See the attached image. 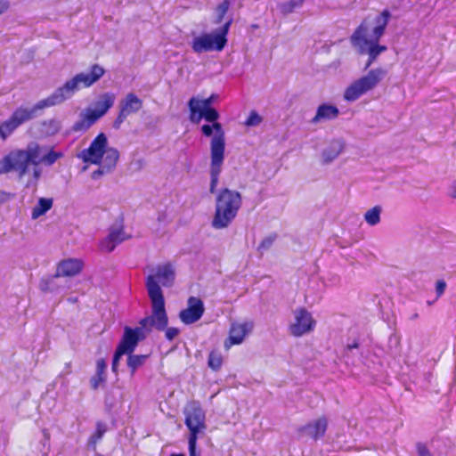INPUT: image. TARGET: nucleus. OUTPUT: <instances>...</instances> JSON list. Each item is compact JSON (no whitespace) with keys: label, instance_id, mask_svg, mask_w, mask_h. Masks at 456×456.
I'll use <instances>...</instances> for the list:
<instances>
[{"label":"nucleus","instance_id":"obj_1","mask_svg":"<svg viewBox=\"0 0 456 456\" xmlns=\"http://www.w3.org/2000/svg\"><path fill=\"white\" fill-rule=\"evenodd\" d=\"M63 156L62 151H56L53 147L48 148L30 142L25 149L11 151L1 159L0 175L16 171L19 179H21L28 172L29 165L38 166L43 163L51 167Z\"/></svg>","mask_w":456,"mask_h":456},{"label":"nucleus","instance_id":"obj_2","mask_svg":"<svg viewBox=\"0 0 456 456\" xmlns=\"http://www.w3.org/2000/svg\"><path fill=\"white\" fill-rule=\"evenodd\" d=\"M147 291L151 303V314L142 318L139 325L134 329H141L142 333L148 336L156 329L163 331L168 325V316L165 307V297L160 285L157 284L153 277H150L147 282Z\"/></svg>","mask_w":456,"mask_h":456},{"label":"nucleus","instance_id":"obj_3","mask_svg":"<svg viewBox=\"0 0 456 456\" xmlns=\"http://www.w3.org/2000/svg\"><path fill=\"white\" fill-rule=\"evenodd\" d=\"M242 204L241 194L229 188H222L216 197V208L211 226L215 229L228 227L237 216Z\"/></svg>","mask_w":456,"mask_h":456},{"label":"nucleus","instance_id":"obj_4","mask_svg":"<svg viewBox=\"0 0 456 456\" xmlns=\"http://www.w3.org/2000/svg\"><path fill=\"white\" fill-rule=\"evenodd\" d=\"M105 69L99 64L95 63L90 67L88 73H78L71 79L66 81L62 86L58 87L52 94L45 98L49 107L59 105L72 95L79 89V84L89 87L100 80L104 75Z\"/></svg>","mask_w":456,"mask_h":456},{"label":"nucleus","instance_id":"obj_5","mask_svg":"<svg viewBox=\"0 0 456 456\" xmlns=\"http://www.w3.org/2000/svg\"><path fill=\"white\" fill-rule=\"evenodd\" d=\"M189 119L193 124H200L202 119L208 124L200 127L201 134L206 137H211L210 149L225 148V133L218 119L220 113L216 108L189 109Z\"/></svg>","mask_w":456,"mask_h":456},{"label":"nucleus","instance_id":"obj_6","mask_svg":"<svg viewBox=\"0 0 456 456\" xmlns=\"http://www.w3.org/2000/svg\"><path fill=\"white\" fill-rule=\"evenodd\" d=\"M232 21L233 19L231 17L225 23L214 29L211 33H203L199 37H195L191 42L192 50L197 53L223 51L227 45V36Z\"/></svg>","mask_w":456,"mask_h":456},{"label":"nucleus","instance_id":"obj_7","mask_svg":"<svg viewBox=\"0 0 456 456\" xmlns=\"http://www.w3.org/2000/svg\"><path fill=\"white\" fill-rule=\"evenodd\" d=\"M45 99L37 102L32 108L19 107L14 110L10 118L0 124V137L5 140L12 132L25 122L39 116L38 111L48 108Z\"/></svg>","mask_w":456,"mask_h":456},{"label":"nucleus","instance_id":"obj_8","mask_svg":"<svg viewBox=\"0 0 456 456\" xmlns=\"http://www.w3.org/2000/svg\"><path fill=\"white\" fill-rule=\"evenodd\" d=\"M386 75L387 70L382 68L370 69L367 75L354 81L346 87L344 99L347 102L356 101L362 94L375 88Z\"/></svg>","mask_w":456,"mask_h":456},{"label":"nucleus","instance_id":"obj_9","mask_svg":"<svg viewBox=\"0 0 456 456\" xmlns=\"http://www.w3.org/2000/svg\"><path fill=\"white\" fill-rule=\"evenodd\" d=\"M368 30V24L366 20H363L350 37L351 45L360 54L371 53L379 56L386 52L387 47L379 44L380 37L371 35L367 37Z\"/></svg>","mask_w":456,"mask_h":456},{"label":"nucleus","instance_id":"obj_10","mask_svg":"<svg viewBox=\"0 0 456 456\" xmlns=\"http://www.w3.org/2000/svg\"><path fill=\"white\" fill-rule=\"evenodd\" d=\"M183 413L184 424L190 431L188 440L198 441L199 435L207 428L205 411L199 401H191L184 406Z\"/></svg>","mask_w":456,"mask_h":456},{"label":"nucleus","instance_id":"obj_11","mask_svg":"<svg viewBox=\"0 0 456 456\" xmlns=\"http://www.w3.org/2000/svg\"><path fill=\"white\" fill-rule=\"evenodd\" d=\"M108 146V137L103 132H101L91 142L89 147L81 151L77 157L82 159L84 163L100 165Z\"/></svg>","mask_w":456,"mask_h":456},{"label":"nucleus","instance_id":"obj_12","mask_svg":"<svg viewBox=\"0 0 456 456\" xmlns=\"http://www.w3.org/2000/svg\"><path fill=\"white\" fill-rule=\"evenodd\" d=\"M146 339V335L142 333L141 329L125 326L123 333L117 345V347L124 353H134L139 343Z\"/></svg>","mask_w":456,"mask_h":456},{"label":"nucleus","instance_id":"obj_13","mask_svg":"<svg viewBox=\"0 0 456 456\" xmlns=\"http://www.w3.org/2000/svg\"><path fill=\"white\" fill-rule=\"evenodd\" d=\"M205 313V305L202 299L197 297H190L187 301V307L179 313L181 322L186 325L197 322Z\"/></svg>","mask_w":456,"mask_h":456},{"label":"nucleus","instance_id":"obj_14","mask_svg":"<svg viewBox=\"0 0 456 456\" xmlns=\"http://www.w3.org/2000/svg\"><path fill=\"white\" fill-rule=\"evenodd\" d=\"M225 148H212L210 149V184L209 192L216 193V187L219 181V175L222 172V165L224 160Z\"/></svg>","mask_w":456,"mask_h":456},{"label":"nucleus","instance_id":"obj_15","mask_svg":"<svg viewBox=\"0 0 456 456\" xmlns=\"http://www.w3.org/2000/svg\"><path fill=\"white\" fill-rule=\"evenodd\" d=\"M316 322L312 314L304 307L296 312V322L290 326V333L295 337H301L314 329Z\"/></svg>","mask_w":456,"mask_h":456},{"label":"nucleus","instance_id":"obj_16","mask_svg":"<svg viewBox=\"0 0 456 456\" xmlns=\"http://www.w3.org/2000/svg\"><path fill=\"white\" fill-rule=\"evenodd\" d=\"M328 428V419L322 416L317 419L308 422L297 428V433L301 437H309L314 441L322 438Z\"/></svg>","mask_w":456,"mask_h":456},{"label":"nucleus","instance_id":"obj_17","mask_svg":"<svg viewBox=\"0 0 456 456\" xmlns=\"http://www.w3.org/2000/svg\"><path fill=\"white\" fill-rule=\"evenodd\" d=\"M126 240L125 236L124 228H123V217H119V225L118 227L110 228V233L106 238L101 240L100 248L102 251L110 253L115 248Z\"/></svg>","mask_w":456,"mask_h":456},{"label":"nucleus","instance_id":"obj_18","mask_svg":"<svg viewBox=\"0 0 456 456\" xmlns=\"http://www.w3.org/2000/svg\"><path fill=\"white\" fill-rule=\"evenodd\" d=\"M150 277H153L156 283L159 285L161 282L162 286L170 288L173 286L175 280V272L173 265L170 263H167L164 265H159L156 268V273L150 274L145 281V286L147 287V282Z\"/></svg>","mask_w":456,"mask_h":456},{"label":"nucleus","instance_id":"obj_19","mask_svg":"<svg viewBox=\"0 0 456 456\" xmlns=\"http://www.w3.org/2000/svg\"><path fill=\"white\" fill-rule=\"evenodd\" d=\"M84 266L81 259L67 258L61 261L57 265L56 274L54 277L65 276L72 277L78 274Z\"/></svg>","mask_w":456,"mask_h":456},{"label":"nucleus","instance_id":"obj_20","mask_svg":"<svg viewBox=\"0 0 456 456\" xmlns=\"http://www.w3.org/2000/svg\"><path fill=\"white\" fill-rule=\"evenodd\" d=\"M118 108V113L126 118L129 115L138 112L142 108V100L135 94L129 93L119 102Z\"/></svg>","mask_w":456,"mask_h":456},{"label":"nucleus","instance_id":"obj_21","mask_svg":"<svg viewBox=\"0 0 456 456\" xmlns=\"http://www.w3.org/2000/svg\"><path fill=\"white\" fill-rule=\"evenodd\" d=\"M339 113V109L336 105L323 102L318 106L316 114L310 120V123L318 124L322 121L334 120L338 117Z\"/></svg>","mask_w":456,"mask_h":456},{"label":"nucleus","instance_id":"obj_22","mask_svg":"<svg viewBox=\"0 0 456 456\" xmlns=\"http://www.w3.org/2000/svg\"><path fill=\"white\" fill-rule=\"evenodd\" d=\"M115 94L113 93H104L94 103V109H87L96 120L103 117L113 106Z\"/></svg>","mask_w":456,"mask_h":456},{"label":"nucleus","instance_id":"obj_23","mask_svg":"<svg viewBox=\"0 0 456 456\" xmlns=\"http://www.w3.org/2000/svg\"><path fill=\"white\" fill-rule=\"evenodd\" d=\"M345 149V142L342 139H333L322 151V161L329 164L337 159Z\"/></svg>","mask_w":456,"mask_h":456},{"label":"nucleus","instance_id":"obj_24","mask_svg":"<svg viewBox=\"0 0 456 456\" xmlns=\"http://www.w3.org/2000/svg\"><path fill=\"white\" fill-rule=\"evenodd\" d=\"M97 120L86 110V113H80L79 119L76 121L73 126L67 131V134L86 132Z\"/></svg>","mask_w":456,"mask_h":456},{"label":"nucleus","instance_id":"obj_25","mask_svg":"<svg viewBox=\"0 0 456 456\" xmlns=\"http://www.w3.org/2000/svg\"><path fill=\"white\" fill-rule=\"evenodd\" d=\"M107 362L105 359L100 358L96 361V372L90 379V387L94 390H97L101 385L107 381Z\"/></svg>","mask_w":456,"mask_h":456},{"label":"nucleus","instance_id":"obj_26","mask_svg":"<svg viewBox=\"0 0 456 456\" xmlns=\"http://www.w3.org/2000/svg\"><path fill=\"white\" fill-rule=\"evenodd\" d=\"M390 18L391 12L388 9H384L379 15H377L374 19L375 27L372 29L371 36L381 37L385 34L386 28Z\"/></svg>","mask_w":456,"mask_h":456},{"label":"nucleus","instance_id":"obj_27","mask_svg":"<svg viewBox=\"0 0 456 456\" xmlns=\"http://www.w3.org/2000/svg\"><path fill=\"white\" fill-rule=\"evenodd\" d=\"M39 134L44 137H50L57 134L61 128V121L56 118L43 120L39 124Z\"/></svg>","mask_w":456,"mask_h":456},{"label":"nucleus","instance_id":"obj_28","mask_svg":"<svg viewBox=\"0 0 456 456\" xmlns=\"http://www.w3.org/2000/svg\"><path fill=\"white\" fill-rule=\"evenodd\" d=\"M126 365L130 372V376L134 377L135 372L142 367L150 354H134V353L126 354Z\"/></svg>","mask_w":456,"mask_h":456},{"label":"nucleus","instance_id":"obj_29","mask_svg":"<svg viewBox=\"0 0 456 456\" xmlns=\"http://www.w3.org/2000/svg\"><path fill=\"white\" fill-rule=\"evenodd\" d=\"M120 397L121 395L114 390H108L104 395V411L106 414L112 419L115 418L113 411L119 402Z\"/></svg>","mask_w":456,"mask_h":456},{"label":"nucleus","instance_id":"obj_30","mask_svg":"<svg viewBox=\"0 0 456 456\" xmlns=\"http://www.w3.org/2000/svg\"><path fill=\"white\" fill-rule=\"evenodd\" d=\"M118 159L119 151L118 149L108 146L106 149V153H104L102 164L105 166L106 171L112 172L116 168Z\"/></svg>","mask_w":456,"mask_h":456},{"label":"nucleus","instance_id":"obj_31","mask_svg":"<svg viewBox=\"0 0 456 456\" xmlns=\"http://www.w3.org/2000/svg\"><path fill=\"white\" fill-rule=\"evenodd\" d=\"M53 203L52 198H39L37 205L32 209L31 218L35 220L45 215L52 208Z\"/></svg>","mask_w":456,"mask_h":456},{"label":"nucleus","instance_id":"obj_32","mask_svg":"<svg viewBox=\"0 0 456 456\" xmlns=\"http://www.w3.org/2000/svg\"><path fill=\"white\" fill-rule=\"evenodd\" d=\"M305 0H288L277 4V10L282 16H288L301 8Z\"/></svg>","mask_w":456,"mask_h":456},{"label":"nucleus","instance_id":"obj_33","mask_svg":"<svg viewBox=\"0 0 456 456\" xmlns=\"http://www.w3.org/2000/svg\"><path fill=\"white\" fill-rule=\"evenodd\" d=\"M248 332L247 324H240V325H232L230 330V335L228 339L230 340L231 345H239L240 344L245 335Z\"/></svg>","mask_w":456,"mask_h":456},{"label":"nucleus","instance_id":"obj_34","mask_svg":"<svg viewBox=\"0 0 456 456\" xmlns=\"http://www.w3.org/2000/svg\"><path fill=\"white\" fill-rule=\"evenodd\" d=\"M218 94H212L210 96L205 99H198L196 97H191L188 101V109H196V108H214V102L218 99Z\"/></svg>","mask_w":456,"mask_h":456},{"label":"nucleus","instance_id":"obj_35","mask_svg":"<svg viewBox=\"0 0 456 456\" xmlns=\"http://www.w3.org/2000/svg\"><path fill=\"white\" fill-rule=\"evenodd\" d=\"M107 430L108 427L105 423L102 421H97L95 430L88 439L87 446L95 447L96 444L102 438Z\"/></svg>","mask_w":456,"mask_h":456},{"label":"nucleus","instance_id":"obj_36","mask_svg":"<svg viewBox=\"0 0 456 456\" xmlns=\"http://www.w3.org/2000/svg\"><path fill=\"white\" fill-rule=\"evenodd\" d=\"M381 212L382 208L381 206L379 205L369 209L364 215V219L366 223L371 226L378 224L380 222Z\"/></svg>","mask_w":456,"mask_h":456},{"label":"nucleus","instance_id":"obj_37","mask_svg":"<svg viewBox=\"0 0 456 456\" xmlns=\"http://www.w3.org/2000/svg\"><path fill=\"white\" fill-rule=\"evenodd\" d=\"M223 365L222 354L217 350H212L208 358V366L214 371H217Z\"/></svg>","mask_w":456,"mask_h":456},{"label":"nucleus","instance_id":"obj_38","mask_svg":"<svg viewBox=\"0 0 456 456\" xmlns=\"http://www.w3.org/2000/svg\"><path fill=\"white\" fill-rule=\"evenodd\" d=\"M231 6V0H223L215 9L216 12V19L214 20L215 24H220L223 22L224 18L228 12Z\"/></svg>","mask_w":456,"mask_h":456},{"label":"nucleus","instance_id":"obj_39","mask_svg":"<svg viewBox=\"0 0 456 456\" xmlns=\"http://www.w3.org/2000/svg\"><path fill=\"white\" fill-rule=\"evenodd\" d=\"M278 235L276 232H273L270 235L265 237L262 241L259 243L257 247L258 251H265L268 250L276 240Z\"/></svg>","mask_w":456,"mask_h":456},{"label":"nucleus","instance_id":"obj_40","mask_svg":"<svg viewBox=\"0 0 456 456\" xmlns=\"http://www.w3.org/2000/svg\"><path fill=\"white\" fill-rule=\"evenodd\" d=\"M263 121V118L259 115L256 110H251L248 117L244 122V125L248 127L256 126Z\"/></svg>","mask_w":456,"mask_h":456},{"label":"nucleus","instance_id":"obj_41","mask_svg":"<svg viewBox=\"0 0 456 456\" xmlns=\"http://www.w3.org/2000/svg\"><path fill=\"white\" fill-rule=\"evenodd\" d=\"M123 355H126V353L116 346L111 362V370L116 375L118 373V365Z\"/></svg>","mask_w":456,"mask_h":456},{"label":"nucleus","instance_id":"obj_42","mask_svg":"<svg viewBox=\"0 0 456 456\" xmlns=\"http://www.w3.org/2000/svg\"><path fill=\"white\" fill-rule=\"evenodd\" d=\"M57 277L52 276L46 280H42L40 282V289L45 292H55L57 290V286H52V283H53L54 280Z\"/></svg>","mask_w":456,"mask_h":456},{"label":"nucleus","instance_id":"obj_43","mask_svg":"<svg viewBox=\"0 0 456 456\" xmlns=\"http://www.w3.org/2000/svg\"><path fill=\"white\" fill-rule=\"evenodd\" d=\"M166 339L168 341H173L179 334L180 330L175 327H167L164 330Z\"/></svg>","mask_w":456,"mask_h":456},{"label":"nucleus","instance_id":"obj_44","mask_svg":"<svg viewBox=\"0 0 456 456\" xmlns=\"http://www.w3.org/2000/svg\"><path fill=\"white\" fill-rule=\"evenodd\" d=\"M43 440L41 441L42 448L40 449L44 454L49 451L50 433L46 429H43Z\"/></svg>","mask_w":456,"mask_h":456},{"label":"nucleus","instance_id":"obj_45","mask_svg":"<svg viewBox=\"0 0 456 456\" xmlns=\"http://www.w3.org/2000/svg\"><path fill=\"white\" fill-rule=\"evenodd\" d=\"M110 173H111V172L106 171L105 166H103L102 164H100L99 167L92 173L91 177L93 180H98L102 175L110 174Z\"/></svg>","mask_w":456,"mask_h":456},{"label":"nucleus","instance_id":"obj_46","mask_svg":"<svg viewBox=\"0 0 456 456\" xmlns=\"http://www.w3.org/2000/svg\"><path fill=\"white\" fill-rule=\"evenodd\" d=\"M189 456H200V451L198 450L197 441L188 440Z\"/></svg>","mask_w":456,"mask_h":456},{"label":"nucleus","instance_id":"obj_47","mask_svg":"<svg viewBox=\"0 0 456 456\" xmlns=\"http://www.w3.org/2000/svg\"><path fill=\"white\" fill-rule=\"evenodd\" d=\"M417 452L419 456H433L426 444L422 443H418L416 444Z\"/></svg>","mask_w":456,"mask_h":456},{"label":"nucleus","instance_id":"obj_48","mask_svg":"<svg viewBox=\"0 0 456 456\" xmlns=\"http://www.w3.org/2000/svg\"><path fill=\"white\" fill-rule=\"evenodd\" d=\"M446 289V282L444 280H438L436 282V293L437 297H441Z\"/></svg>","mask_w":456,"mask_h":456},{"label":"nucleus","instance_id":"obj_49","mask_svg":"<svg viewBox=\"0 0 456 456\" xmlns=\"http://www.w3.org/2000/svg\"><path fill=\"white\" fill-rule=\"evenodd\" d=\"M126 119V118L124 116H122L120 113H118L117 118L113 121L112 127L116 130H118Z\"/></svg>","mask_w":456,"mask_h":456},{"label":"nucleus","instance_id":"obj_50","mask_svg":"<svg viewBox=\"0 0 456 456\" xmlns=\"http://www.w3.org/2000/svg\"><path fill=\"white\" fill-rule=\"evenodd\" d=\"M360 346V343L358 340H354L352 343H347L346 346L345 355L347 356L348 352H352L354 349H358Z\"/></svg>","mask_w":456,"mask_h":456},{"label":"nucleus","instance_id":"obj_51","mask_svg":"<svg viewBox=\"0 0 456 456\" xmlns=\"http://www.w3.org/2000/svg\"><path fill=\"white\" fill-rule=\"evenodd\" d=\"M34 167H35L33 168V179H34V184L37 185V181L39 180V178L42 175V170L37 166H34Z\"/></svg>","mask_w":456,"mask_h":456},{"label":"nucleus","instance_id":"obj_52","mask_svg":"<svg viewBox=\"0 0 456 456\" xmlns=\"http://www.w3.org/2000/svg\"><path fill=\"white\" fill-rule=\"evenodd\" d=\"M11 197L10 192H6L4 191H0V206L6 202Z\"/></svg>","mask_w":456,"mask_h":456},{"label":"nucleus","instance_id":"obj_53","mask_svg":"<svg viewBox=\"0 0 456 456\" xmlns=\"http://www.w3.org/2000/svg\"><path fill=\"white\" fill-rule=\"evenodd\" d=\"M369 55V58H368V61L365 64V67H364V70H366L367 69H369V67L376 61V59L378 58V56L376 55H373L371 53H367Z\"/></svg>","mask_w":456,"mask_h":456},{"label":"nucleus","instance_id":"obj_54","mask_svg":"<svg viewBox=\"0 0 456 456\" xmlns=\"http://www.w3.org/2000/svg\"><path fill=\"white\" fill-rule=\"evenodd\" d=\"M9 8V4L5 0H0V15Z\"/></svg>","mask_w":456,"mask_h":456},{"label":"nucleus","instance_id":"obj_55","mask_svg":"<svg viewBox=\"0 0 456 456\" xmlns=\"http://www.w3.org/2000/svg\"><path fill=\"white\" fill-rule=\"evenodd\" d=\"M70 367H71V362H67L65 364V369L60 374V377H64L65 375H68L71 372V370H70Z\"/></svg>","mask_w":456,"mask_h":456},{"label":"nucleus","instance_id":"obj_56","mask_svg":"<svg viewBox=\"0 0 456 456\" xmlns=\"http://www.w3.org/2000/svg\"><path fill=\"white\" fill-rule=\"evenodd\" d=\"M389 343H395V346L399 345V338L395 334H393L389 337Z\"/></svg>","mask_w":456,"mask_h":456},{"label":"nucleus","instance_id":"obj_57","mask_svg":"<svg viewBox=\"0 0 456 456\" xmlns=\"http://www.w3.org/2000/svg\"><path fill=\"white\" fill-rule=\"evenodd\" d=\"M31 186H36V185L34 184V179L28 180V181L27 182L26 185H25V187H26V188H29V187H31Z\"/></svg>","mask_w":456,"mask_h":456},{"label":"nucleus","instance_id":"obj_58","mask_svg":"<svg viewBox=\"0 0 456 456\" xmlns=\"http://www.w3.org/2000/svg\"><path fill=\"white\" fill-rule=\"evenodd\" d=\"M166 215L164 213H159L158 216V221L162 222L165 218Z\"/></svg>","mask_w":456,"mask_h":456},{"label":"nucleus","instance_id":"obj_59","mask_svg":"<svg viewBox=\"0 0 456 456\" xmlns=\"http://www.w3.org/2000/svg\"><path fill=\"white\" fill-rule=\"evenodd\" d=\"M169 456H186V455L183 452H180V453H171Z\"/></svg>","mask_w":456,"mask_h":456},{"label":"nucleus","instance_id":"obj_60","mask_svg":"<svg viewBox=\"0 0 456 456\" xmlns=\"http://www.w3.org/2000/svg\"><path fill=\"white\" fill-rule=\"evenodd\" d=\"M416 318H418V314H413V316L411 317V319H416Z\"/></svg>","mask_w":456,"mask_h":456},{"label":"nucleus","instance_id":"obj_61","mask_svg":"<svg viewBox=\"0 0 456 456\" xmlns=\"http://www.w3.org/2000/svg\"><path fill=\"white\" fill-rule=\"evenodd\" d=\"M452 197L456 198V190L454 191Z\"/></svg>","mask_w":456,"mask_h":456}]
</instances>
